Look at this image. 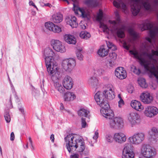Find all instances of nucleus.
<instances>
[{"mask_svg":"<svg viewBox=\"0 0 158 158\" xmlns=\"http://www.w3.org/2000/svg\"><path fill=\"white\" fill-rule=\"evenodd\" d=\"M15 98L18 101H20L21 100V99L20 100L19 98V97L17 96H15Z\"/></svg>","mask_w":158,"mask_h":158,"instance_id":"obj_61","label":"nucleus"},{"mask_svg":"<svg viewBox=\"0 0 158 158\" xmlns=\"http://www.w3.org/2000/svg\"><path fill=\"white\" fill-rule=\"evenodd\" d=\"M50 139L52 143L54 142V135L53 134H52L50 137Z\"/></svg>","mask_w":158,"mask_h":158,"instance_id":"obj_52","label":"nucleus"},{"mask_svg":"<svg viewBox=\"0 0 158 158\" xmlns=\"http://www.w3.org/2000/svg\"><path fill=\"white\" fill-rule=\"evenodd\" d=\"M114 115L113 113V117L110 118L107 117L108 116L106 115V116L104 117L110 120L109 125L111 128L115 129L122 128L124 126V121L123 119L120 117L113 118Z\"/></svg>","mask_w":158,"mask_h":158,"instance_id":"obj_8","label":"nucleus"},{"mask_svg":"<svg viewBox=\"0 0 158 158\" xmlns=\"http://www.w3.org/2000/svg\"><path fill=\"white\" fill-rule=\"evenodd\" d=\"M81 126L82 128H85L88 126L85 119L83 117L81 118Z\"/></svg>","mask_w":158,"mask_h":158,"instance_id":"obj_41","label":"nucleus"},{"mask_svg":"<svg viewBox=\"0 0 158 158\" xmlns=\"http://www.w3.org/2000/svg\"><path fill=\"white\" fill-rule=\"evenodd\" d=\"M89 84L92 86L96 85L98 84V80L95 77H92L90 78L89 80Z\"/></svg>","mask_w":158,"mask_h":158,"instance_id":"obj_36","label":"nucleus"},{"mask_svg":"<svg viewBox=\"0 0 158 158\" xmlns=\"http://www.w3.org/2000/svg\"><path fill=\"white\" fill-rule=\"evenodd\" d=\"M122 67H119L116 69L115 75L116 77L122 80L125 78L127 77L126 72L123 69Z\"/></svg>","mask_w":158,"mask_h":158,"instance_id":"obj_21","label":"nucleus"},{"mask_svg":"<svg viewBox=\"0 0 158 158\" xmlns=\"http://www.w3.org/2000/svg\"><path fill=\"white\" fill-rule=\"evenodd\" d=\"M118 97L119 100L118 101V106L119 107H121L124 104V102L123 100L122 99L120 94L118 95Z\"/></svg>","mask_w":158,"mask_h":158,"instance_id":"obj_39","label":"nucleus"},{"mask_svg":"<svg viewBox=\"0 0 158 158\" xmlns=\"http://www.w3.org/2000/svg\"><path fill=\"white\" fill-rule=\"evenodd\" d=\"M66 22L72 28L77 27L78 26V23L77 22L76 18L74 16H70L66 19Z\"/></svg>","mask_w":158,"mask_h":158,"instance_id":"obj_23","label":"nucleus"},{"mask_svg":"<svg viewBox=\"0 0 158 158\" xmlns=\"http://www.w3.org/2000/svg\"><path fill=\"white\" fill-rule=\"evenodd\" d=\"M144 113L146 116L152 118L158 114V109L153 106H148L145 108Z\"/></svg>","mask_w":158,"mask_h":158,"instance_id":"obj_16","label":"nucleus"},{"mask_svg":"<svg viewBox=\"0 0 158 158\" xmlns=\"http://www.w3.org/2000/svg\"><path fill=\"white\" fill-rule=\"evenodd\" d=\"M146 40L149 43H150L151 44H152V42L151 41V39L148 37H146L145 38Z\"/></svg>","mask_w":158,"mask_h":158,"instance_id":"obj_54","label":"nucleus"},{"mask_svg":"<svg viewBox=\"0 0 158 158\" xmlns=\"http://www.w3.org/2000/svg\"><path fill=\"white\" fill-rule=\"evenodd\" d=\"M134 156L133 146L129 143L125 144L123 151L122 158H134Z\"/></svg>","mask_w":158,"mask_h":158,"instance_id":"obj_11","label":"nucleus"},{"mask_svg":"<svg viewBox=\"0 0 158 158\" xmlns=\"http://www.w3.org/2000/svg\"><path fill=\"white\" fill-rule=\"evenodd\" d=\"M145 135L143 132H137L128 138L129 142L133 144L138 145L144 140Z\"/></svg>","mask_w":158,"mask_h":158,"instance_id":"obj_10","label":"nucleus"},{"mask_svg":"<svg viewBox=\"0 0 158 158\" xmlns=\"http://www.w3.org/2000/svg\"><path fill=\"white\" fill-rule=\"evenodd\" d=\"M28 143H27L26 145V147H24V148L26 149H28Z\"/></svg>","mask_w":158,"mask_h":158,"instance_id":"obj_60","label":"nucleus"},{"mask_svg":"<svg viewBox=\"0 0 158 158\" xmlns=\"http://www.w3.org/2000/svg\"><path fill=\"white\" fill-rule=\"evenodd\" d=\"M132 71L133 73L137 75H139L140 73V70L139 69H137L136 67L133 66V68H131Z\"/></svg>","mask_w":158,"mask_h":158,"instance_id":"obj_42","label":"nucleus"},{"mask_svg":"<svg viewBox=\"0 0 158 158\" xmlns=\"http://www.w3.org/2000/svg\"><path fill=\"white\" fill-rule=\"evenodd\" d=\"M85 3L88 6L91 7H95L98 4L97 0H87Z\"/></svg>","mask_w":158,"mask_h":158,"instance_id":"obj_32","label":"nucleus"},{"mask_svg":"<svg viewBox=\"0 0 158 158\" xmlns=\"http://www.w3.org/2000/svg\"><path fill=\"white\" fill-rule=\"evenodd\" d=\"M64 41L69 44H75L76 43L75 37L70 34H65L64 36Z\"/></svg>","mask_w":158,"mask_h":158,"instance_id":"obj_24","label":"nucleus"},{"mask_svg":"<svg viewBox=\"0 0 158 158\" xmlns=\"http://www.w3.org/2000/svg\"><path fill=\"white\" fill-rule=\"evenodd\" d=\"M108 53V51L104 48V46H102L98 52V54L102 57L107 56Z\"/></svg>","mask_w":158,"mask_h":158,"instance_id":"obj_28","label":"nucleus"},{"mask_svg":"<svg viewBox=\"0 0 158 158\" xmlns=\"http://www.w3.org/2000/svg\"><path fill=\"white\" fill-rule=\"evenodd\" d=\"M144 48L146 49L147 50L150 47V46L148 47V45L146 44H145L144 45Z\"/></svg>","mask_w":158,"mask_h":158,"instance_id":"obj_56","label":"nucleus"},{"mask_svg":"<svg viewBox=\"0 0 158 158\" xmlns=\"http://www.w3.org/2000/svg\"><path fill=\"white\" fill-rule=\"evenodd\" d=\"M105 98L103 93L101 92H97L94 95V99L97 103L102 108L100 112L102 115L103 116H109L108 118L112 117L113 112L110 109L109 105Z\"/></svg>","mask_w":158,"mask_h":158,"instance_id":"obj_4","label":"nucleus"},{"mask_svg":"<svg viewBox=\"0 0 158 158\" xmlns=\"http://www.w3.org/2000/svg\"><path fill=\"white\" fill-rule=\"evenodd\" d=\"M127 120L131 127L139 123L140 120L139 115L134 112H131L127 115Z\"/></svg>","mask_w":158,"mask_h":158,"instance_id":"obj_12","label":"nucleus"},{"mask_svg":"<svg viewBox=\"0 0 158 158\" xmlns=\"http://www.w3.org/2000/svg\"><path fill=\"white\" fill-rule=\"evenodd\" d=\"M109 57L110 60H114L116 59L117 55L115 52H112V53H110Z\"/></svg>","mask_w":158,"mask_h":158,"instance_id":"obj_40","label":"nucleus"},{"mask_svg":"<svg viewBox=\"0 0 158 158\" xmlns=\"http://www.w3.org/2000/svg\"><path fill=\"white\" fill-rule=\"evenodd\" d=\"M103 93L105 98L107 99L111 100L115 98L114 87L111 85H107V89L104 91Z\"/></svg>","mask_w":158,"mask_h":158,"instance_id":"obj_15","label":"nucleus"},{"mask_svg":"<svg viewBox=\"0 0 158 158\" xmlns=\"http://www.w3.org/2000/svg\"><path fill=\"white\" fill-rule=\"evenodd\" d=\"M97 72L98 75H100L103 73L104 70L100 68L97 70Z\"/></svg>","mask_w":158,"mask_h":158,"instance_id":"obj_46","label":"nucleus"},{"mask_svg":"<svg viewBox=\"0 0 158 158\" xmlns=\"http://www.w3.org/2000/svg\"><path fill=\"white\" fill-rule=\"evenodd\" d=\"M45 6H48L49 7H50L51 5L50 4L48 3L45 4Z\"/></svg>","mask_w":158,"mask_h":158,"instance_id":"obj_62","label":"nucleus"},{"mask_svg":"<svg viewBox=\"0 0 158 158\" xmlns=\"http://www.w3.org/2000/svg\"><path fill=\"white\" fill-rule=\"evenodd\" d=\"M81 28L85 29H86V26L85 25H80Z\"/></svg>","mask_w":158,"mask_h":158,"instance_id":"obj_57","label":"nucleus"},{"mask_svg":"<svg viewBox=\"0 0 158 158\" xmlns=\"http://www.w3.org/2000/svg\"><path fill=\"white\" fill-rule=\"evenodd\" d=\"M139 27L142 31L150 29V36L153 41H155L156 37L158 35V27L152 28V25L148 20L143 21ZM156 49V51L152 49L151 53L145 52L144 55L139 54L135 50H130L129 52L135 58L139 60L140 64L144 67L146 71L150 73V77L155 76L158 83V66L155 67L154 65L157 62L155 56H158V47Z\"/></svg>","mask_w":158,"mask_h":158,"instance_id":"obj_1","label":"nucleus"},{"mask_svg":"<svg viewBox=\"0 0 158 158\" xmlns=\"http://www.w3.org/2000/svg\"><path fill=\"white\" fill-rule=\"evenodd\" d=\"M45 28L49 31H52L54 33H59L61 31V29L57 26L55 25L51 22H47L45 23Z\"/></svg>","mask_w":158,"mask_h":158,"instance_id":"obj_18","label":"nucleus"},{"mask_svg":"<svg viewBox=\"0 0 158 158\" xmlns=\"http://www.w3.org/2000/svg\"><path fill=\"white\" fill-rule=\"evenodd\" d=\"M82 49L79 48H77L76 51V54L77 58L80 60H83V56L82 54Z\"/></svg>","mask_w":158,"mask_h":158,"instance_id":"obj_35","label":"nucleus"},{"mask_svg":"<svg viewBox=\"0 0 158 158\" xmlns=\"http://www.w3.org/2000/svg\"><path fill=\"white\" fill-rule=\"evenodd\" d=\"M29 141L30 143V147L31 150L33 151L35 150V148L33 144L32 141L30 136L28 137Z\"/></svg>","mask_w":158,"mask_h":158,"instance_id":"obj_44","label":"nucleus"},{"mask_svg":"<svg viewBox=\"0 0 158 158\" xmlns=\"http://www.w3.org/2000/svg\"><path fill=\"white\" fill-rule=\"evenodd\" d=\"M65 143L68 151L73 153L75 151L82 152L85 148V143L81 139H78V135L69 134L65 138Z\"/></svg>","mask_w":158,"mask_h":158,"instance_id":"obj_3","label":"nucleus"},{"mask_svg":"<svg viewBox=\"0 0 158 158\" xmlns=\"http://www.w3.org/2000/svg\"><path fill=\"white\" fill-rule=\"evenodd\" d=\"M76 65V61L73 58L66 59L62 61V66L66 71L70 72Z\"/></svg>","mask_w":158,"mask_h":158,"instance_id":"obj_13","label":"nucleus"},{"mask_svg":"<svg viewBox=\"0 0 158 158\" xmlns=\"http://www.w3.org/2000/svg\"><path fill=\"white\" fill-rule=\"evenodd\" d=\"M63 94V98L66 102L73 101L76 98V96L73 92H67L64 93Z\"/></svg>","mask_w":158,"mask_h":158,"instance_id":"obj_25","label":"nucleus"},{"mask_svg":"<svg viewBox=\"0 0 158 158\" xmlns=\"http://www.w3.org/2000/svg\"><path fill=\"white\" fill-rule=\"evenodd\" d=\"M51 45L54 49L57 52L63 53L66 51L64 46L59 40L54 39L52 40L51 41Z\"/></svg>","mask_w":158,"mask_h":158,"instance_id":"obj_14","label":"nucleus"},{"mask_svg":"<svg viewBox=\"0 0 158 158\" xmlns=\"http://www.w3.org/2000/svg\"><path fill=\"white\" fill-rule=\"evenodd\" d=\"M103 16V13L102 10H99V12L97 15V20L100 22V28L103 29V31L107 33L108 30V28L107 27L106 25L101 22Z\"/></svg>","mask_w":158,"mask_h":158,"instance_id":"obj_22","label":"nucleus"},{"mask_svg":"<svg viewBox=\"0 0 158 158\" xmlns=\"http://www.w3.org/2000/svg\"><path fill=\"white\" fill-rule=\"evenodd\" d=\"M29 5L30 6H33L34 7H35V8H36V9L38 10V9L37 8V7L35 5V4L32 1H30L29 2Z\"/></svg>","mask_w":158,"mask_h":158,"instance_id":"obj_49","label":"nucleus"},{"mask_svg":"<svg viewBox=\"0 0 158 158\" xmlns=\"http://www.w3.org/2000/svg\"><path fill=\"white\" fill-rule=\"evenodd\" d=\"M113 139L116 143L122 144L126 141L127 138L124 133L119 132L116 133L114 134Z\"/></svg>","mask_w":158,"mask_h":158,"instance_id":"obj_17","label":"nucleus"},{"mask_svg":"<svg viewBox=\"0 0 158 158\" xmlns=\"http://www.w3.org/2000/svg\"><path fill=\"white\" fill-rule=\"evenodd\" d=\"M60 73L59 75V77L56 79V81H55V82L56 81L57 82H58L62 86L63 90L62 92H60L54 86V81L52 79L53 81L54 82V86L55 87V89L57 90L60 94H63L64 92V88H65L67 89H71L73 86V80L71 77L69 76L66 75L63 78V79L62 81V84L63 85H62L61 83L59 82L58 80L60 77Z\"/></svg>","mask_w":158,"mask_h":158,"instance_id":"obj_7","label":"nucleus"},{"mask_svg":"<svg viewBox=\"0 0 158 158\" xmlns=\"http://www.w3.org/2000/svg\"><path fill=\"white\" fill-rule=\"evenodd\" d=\"M31 14L33 15H35L36 14V12L35 11H32Z\"/></svg>","mask_w":158,"mask_h":158,"instance_id":"obj_59","label":"nucleus"},{"mask_svg":"<svg viewBox=\"0 0 158 158\" xmlns=\"http://www.w3.org/2000/svg\"><path fill=\"white\" fill-rule=\"evenodd\" d=\"M128 32L130 34L131 39L134 40L137 39L138 35L137 33L132 28H129L128 30Z\"/></svg>","mask_w":158,"mask_h":158,"instance_id":"obj_30","label":"nucleus"},{"mask_svg":"<svg viewBox=\"0 0 158 158\" xmlns=\"http://www.w3.org/2000/svg\"><path fill=\"white\" fill-rule=\"evenodd\" d=\"M131 45L126 42H124L123 44V47L126 49L128 50Z\"/></svg>","mask_w":158,"mask_h":158,"instance_id":"obj_45","label":"nucleus"},{"mask_svg":"<svg viewBox=\"0 0 158 158\" xmlns=\"http://www.w3.org/2000/svg\"><path fill=\"white\" fill-rule=\"evenodd\" d=\"M89 112L84 108H81L78 111V115L81 116H84L88 117L89 116Z\"/></svg>","mask_w":158,"mask_h":158,"instance_id":"obj_29","label":"nucleus"},{"mask_svg":"<svg viewBox=\"0 0 158 158\" xmlns=\"http://www.w3.org/2000/svg\"><path fill=\"white\" fill-rule=\"evenodd\" d=\"M15 139V135L13 132H12L10 135V140L11 141H13Z\"/></svg>","mask_w":158,"mask_h":158,"instance_id":"obj_50","label":"nucleus"},{"mask_svg":"<svg viewBox=\"0 0 158 158\" xmlns=\"http://www.w3.org/2000/svg\"><path fill=\"white\" fill-rule=\"evenodd\" d=\"M115 15L116 21L110 20L109 21L110 24L111 30L112 32L116 33L118 37L123 38L125 35L124 33L125 27L121 24L120 17L118 12H115Z\"/></svg>","mask_w":158,"mask_h":158,"instance_id":"obj_5","label":"nucleus"},{"mask_svg":"<svg viewBox=\"0 0 158 158\" xmlns=\"http://www.w3.org/2000/svg\"><path fill=\"white\" fill-rule=\"evenodd\" d=\"M80 36L81 38L87 39L89 38L91 36L90 33L86 31H83L80 33Z\"/></svg>","mask_w":158,"mask_h":158,"instance_id":"obj_34","label":"nucleus"},{"mask_svg":"<svg viewBox=\"0 0 158 158\" xmlns=\"http://www.w3.org/2000/svg\"><path fill=\"white\" fill-rule=\"evenodd\" d=\"M149 134L153 139H155V137L158 138V132L156 128L153 127L149 131Z\"/></svg>","mask_w":158,"mask_h":158,"instance_id":"obj_31","label":"nucleus"},{"mask_svg":"<svg viewBox=\"0 0 158 158\" xmlns=\"http://www.w3.org/2000/svg\"><path fill=\"white\" fill-rule=\"evenodd\" d=\"M140 151L142 155L146 158H152L156 154L155 148L145 144L141 145Z\"/></svg>","mask_w":158,"mask_h":158,"instance_id":"obj_6","label":"nucleus"},{"mask_svg":"<svg viewBox=\"0 0 158 158\" xmlns=\"http://www.w3.org/2000/svg\"><path fill=\"white\" fill-rule=\"evenodd\" d=\"M114 60H112L109 61V65L110 67H112L114 66Z\"/></svg>","mask_w":158,"mask_h":158,"instance_id":"obj_53","label":"nucleus"},{"mask_svg":"<svg viewBox=\"0 0 158 158\" xmlns=\"http://www.w3.org/2000/svg\"><path fill=\"white\" fill-rule=\"evenodd\" d=\"M105 139L107 142L111 143L113 141V138L112 135L109 133L106 134L105 136Z\"/></svg>","mask_w":158,"mask_h":158,"instance_id":"obj_38","label":"nucleus"},{"mask_svg":"<svg viewBox=\"0 0 158 158\" xmlns=\"http://www.w3.org/2000/svg\"><path fill=\"white\" fill-rule=\"evenodd\" d=\"M64 1H65V2H66L68 3V4L69 3V2L67 0H63Z\"/></svg>","mask_w":158,"mask_h":158,"instance_id":"obj_64","label":"nucleus"},{"mask_svg":"<svg viewBox=\"0 0 158 158\" xmlns=\"http://www.w3.org/2000/svg\"><path fill=\"white\" fill-rule=\"evenodd\" d=\"M107 47L109 49H110L113 51H114L116 50V46L112 43L109 41H106Z\"/></svg>","mask_w":158,"mask_h":158,"instance_id":"obj_37","label":"nucleus"},{"mask_svg":"<svg viewBox=\"0 0 158 158\" xmlns=\"http://www.w3.org/2000/svg\"><path fill=\"white\" fill-rule=\"evenodd\" d=\"M47 71L51 78L54 81V86L59 91L62 92L63 88L60 84L56 81L60 76V71L56 63H54V59L57 56L52 49L46 48L43 52Z\"/></svg>","mask_w":158,"mask_h":158,"instance_id":"obj_2","label":"nucleus"},{"mask_svg":"<svg viewBox=\"0 0 158 158\" xmlns=\"http://www.w3.org/2000/svg\"><path fill=\"white\" fill-rule=\"evenodd\" d=\"M156 98L158 99V92L156 94Z\"/></svg>","mask_w":158,"mask_h":158,"instance_id":"obj_63","label":"nucleus"},{"mask_svg":"<svg viewBox=\"0 0 158 158\" xmlns=\"http://www.w3.org/2000/svg\"><path fill=\"white\" fill-rule=\"evenodd\" d=\"M73 9L76 14L80 15L81 16L86 20H89L90 18V12L86 8H80L73 4Z\"/></svg>","mask_w":158,"mask_h":158,"instance_id":"obj_9","label":"nucleus"},{"mask_svg":"<svg viewBox=\"0 0 158 158\" xmlns=\"http://www.w3.org/2000/svg\"><path fill=\"white\" fill-rule=\"evenodd\" d=\"M62 15L61 14H57L52 15V20L54 23H59L62 21Z\"/></svg>","mask_w":158,"mask_h":158,"instance_id":"obj_27","label":"nucleus"},{"mask_svg":"<svg viewBox=\"0 0 158 158\" xmlns=\"http://www.w3.org/2000/svg\"><path fill=\"white\" fill-rule=\"evenodd\" d=\"M19 110L20 111L22 114H24V108L23 106H21L20 107H19Z\"/></svg>","mask_w":158,"mask_h":158,"instance_id":"obj_51","label":"nucleus"},{"mask_svg":"<svg viewBox=\"0 0 158 158\" xmlns=\"http://www.w3.org/2000/svg\"><path fill=\"white\" fill-rule=\"evenodd\" d=\"M139 85L143 88H146L148 86V85L146 82L145 80L143 78H139L138 80Z\"/></svg>","mask_w":158,"mask_h":158,"instance_id":"obj_33","label":"nucleus"},{"mask_svg":"<svg viewBox=\"0 0 158 158\" xmlns=\"http://www.w3.org/2000/svg\"><path fill=\"white\" fill-rule=\"evenodd\" d=\"M98 137V133L97 131H96L94 133V135L93 137V139L95 140V142H96V140Z\"/></svg>","mask_w":158,"mask_h":158,"instance_id":"obj_47","label":"nucleus"},{"mask_svg":"<svg viewBox=\"0 0 158 158\" xmlns=\"http://www.w3.org/2000/svg\"><path fill=\"white\" fill-rule=\"evenodd\" d=\"M129 1V0H114L113 1L114 5L117 8L121 7L125 12L127 9L126 5Z\"/></svg>","mask_w":158,"mask_h":158,"instance_id":"obj_19","label":"nucleus"},{"mask_svg":"<svg viewBox=\"0 0 158 158\" xmlns=\"http://www.w3.org/2000/svg\"><path fill=\"white\" fill-rule=\"evenodd\" d=\"M140 99L142 102L145 104H150L153 100V98L148 92H143L140 96Z\"/></svg>","mask_w":158,"mask_h":158,"instance_id":"obj_20","label":"nucleus"},{"mask_svg":"<svg viewBox=\"0 0 158 158\" xmlns=\"http://www.w3.org/2000/svg\"><path fill=\"white\" fill-rule=\"evenodd\" d=\"M7 107L9 109H11L13 108V106L12 105V103L11 101V97H10V99L8 102V105H7Z\"/></svg>","mask_w":158,"mask_h":158,"instance_id":"obj_48","label":"nucleus"},{"mask_svg":"<svg viewBox=\"0 0 158 158\" xmlns=\"http://www.w3.org/2000/svg\"><path fill=\"white\" fill-rule=\"evenodd\" d=\"M132 108L138 111H141L143 109V107L140 102L137 101L132 100L130 103Z\"/></svg>","mask_w":158,"mask_h":158,"instance_id":"obj_26","label":"nucleus"},{"mask_svg":"<svg viewBox=\"0 0 158 158\" xmlns=\"http://www.w3.org/2000/svg\"><path fill=\"white\" fill-rule=\"evenodd\" d=\"M70 158H78V156L77 154H74V155L71 156Z\"/></svg>","mask_w":158,"mask_h":158,"instance_id":"obj_55","label":"nucleus"},{"mask_svg":"<svg viewBox=\"0 0 158 158\" xmlns=\"http://www.w3.org/2000/svg\"><path fill=\"white\" fill-rule=\"evenodd\" d=\"M4 117L7 123L10 122V114L6 112L5 113Z\"/></svg>","mask_w":158,"mask_h":158,"instance_id":"obj_43","label":"nucleus"},{"mask_svg":"<svg viewBox=\"0 0 158 158\" xmlns=\"http://www.w3.org/2000/svg\"><path fill=\"white\" fill-rule=\"evenodd\" d=\"M60 109L61 110H63L64 109V106L62 103L60 104Z\"/></svg>","mask_w":158,"mask_h":158,"instance_id":"obj_58","label":"nucleus"}]
</instances>
